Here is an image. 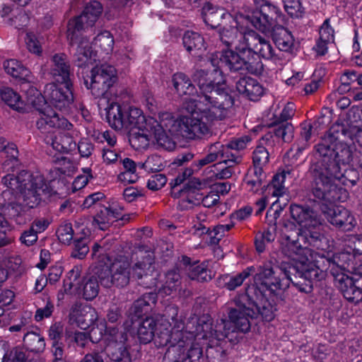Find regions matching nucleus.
<instances>
[{"instance_id":"nucleus-63","label":"nucleus","mask_w":362,"mask_h":362,"mask_svg":"<svg viewBox=\"0 0 362 362\" xmlns=\"http://www.w3.org/2000/svg\"><path fill=\"white\" fill-rule=\"evenodd\" d=\"M57 236L60 242L68 244L73 239V229L71 223H64L57 230Z\"/></svg>"},{"instance_id":"nucleus-46","label":"nucleus","mask_w":362,"mask_h":362,"mask_svg":"<svg viewBox=\"0 0 362 362\" xmlns=\"http://www.w3.org/2000/svg\"><path fill=\"white\" fill-rule=\"evenodd\" d=\"M4 151L6 153L8 159L3 163L2 168L5 172L13 171L15 166L18 163V150L17 146L15 144L10 143L6 145V148Z\"/></svg>"},{"instance_id":"nucleus-33","label":"nucleus","mask_w":362,"mask_h":362,"mask_svg":"<svg viewBox=\"0 0 362 362\" xmlns=\"http://www.w3.org/2000/svg\"><path fill=\"white\" fill-rule=\"evenodd\" d=\"M274 40L278 48L284 52L291 51L294 45L293 36L284 28H279L275 31Z\"/></svg>"},{"instance_id":"nucleus-47","label":"nucleus","mask_w":362,"mask_h":362,"mask_svg":"<svg viewBox=\"0 0 362 362\" xmlns=\"http://www.w3.org/2000/svg\"><path fill=\"white\" fill-rule=\"evenodd\" d=\"M251 24L262 33L269 31L275 24L259 11L255 12L250 18L245 17Z\"/></svg>"},{"instance_id":"nucleus-32","label":"nucleus","mask_w":362,"mask_h":362,"mask_svg":"<svg viewBox=\"0 0 362 362\" xmlns=\"http://www.w3.org/2000/svg\"><path fill=\"white\" fill-rule=\"evenodd\" d=\"M152 139V130L150 128L133 131L129 135V143L136 150L146 148Z\"/></svg>"},{"instance_id":"nucleus-3","label":"nucleus","mask_w":362,"mask_h":362,"mask_svg":"<svg viewBox=\"0 0 362 362\" xmlns=\"http://www.w3.org/2000/svg\"><path fill=\"white\" fill-rule=\"evenodd\" d=\"M213 77L205 76L203 71H196L193 79L200 89L197 98H190L183 104L191 116L168 120L165 127L173 133L187 139H201L210 133L209 123L224 119L228 110L233 105V98L221 88L214 89L211 82L219 83L223 81L219 73Z\"/></svg>"},{"instance_id":"nucleus-9","label":"nucleus","mask_w":362,"mask_h":362,"mask_svg":"<svg viewBox=\"0 0 362 362\" xmlns=\"http://www.w3.org/2000/svg\"><path fill=\"white\" fill-rule=\"evenodd\" d=\"M295 252L296 257H293L295 262L293 269L300 271V279L303 281L293 282L289 276L291 281L293 283L300 292L309 293L313 291V282L314 281H320L325 277V274L316 262H313L308 258L309 255L311 259L313 258V250H293ZM283 270H286L288 276H290V271L287 270L286 267H279Z\"/></svg>"},{"instance_id":"nucleus-50","label":"nucleus","mask_w":362,"mask_h":362,"mask_svg":"<svg viewBox=\"0 0 362 362\" xmlns=\"http://www.w3.org/2000/svg\"><path fill=\"white\" fill-rule=\"evenodd\" d=\"M94 45L99 47L105 53L110 54L113 49V37L109 31H103L94 39Z\"/></svg>"},{"instance_id":"nucleus-62","label":"nucleus","mask_w":362,"mask_h":362,"mask_svg":"<svg viewBox=\"0 0 362 362\" xmlns=\"http://www.w3.org/2000/svg\"><path fill=\"white\" fill-rule=\"evenodd\" d=\"M167 182V178L164 174L158 173L150 177L147 182L149 189L156 191L161 189Z\"/></svg>"},{"instance_id":"nucleus-11","label":"nucleus","mask_w":362,"mask_h":362,"mask_svg":"<svg viewBox=\"0 0 362 362\" xmlns=\"http://www.w3.org/2000/svg\"><path fill=\"white\" fill-rule=\"evenodd\" d=\"M244 54L238 51L235 52L232 49H227L221 52H215L211 54L209 63L213 67L211 70H197V71H203L206 77L216 76V73H219L222 76L223 81L219 83L211 82V86L216 89L218 87L221 88L223 91H228L224 87L225 78L223 75L222 68L226 67L230 71H242L243 66L245 64L243 62Z\"/></svg>"},{"instance_id":"nucleus-30","label":"nucleus","mask_w":362,"mask_h":362,"mask_svg":"<svg viewBox=\"0 0 362 362\" xmlns=\"http://www.w3.org/2000/svg\"><path fill=\"white\" fill-rule=\"evenodd\" d=\"M251 141V138L250 136L245 135L240 136L239 138H236L232 141H230L228 144L223 145V147L227 148V156L226 158L228 160L232 163H238L241 160L240 156L238 154L237 152H232L233 150H235L237 151H240L246 148L247 145Z\"/></svg>"},{"instance_id":"nucleus-42","label":"nucleus","mask_w":362,"mask_h":362,"mask_svg":"<svg viewBox=\"0 0 362 362\" xmlns=\"http://www.w3.org/2000/svg\"><path fill=\"white\" fill-rule=\"evenodd\" d=\"M264 177L262 168L254 166L246 175L245 182L250 191L256 192L262 187Z\"/></svg>"},{"instance_id":"nucleus-37","label":"nucleus","mask_w":362,"mask_h":362,"mask_svg":"<svg viewBox=\"0 0 362 362\" xmlns=\"http://www.w3.org/2000/svg\"><path fill=\"white\" fill-rule=\"evenodd\" d=\"M272 137V136L270 134L263 136L260 144L253 151L252 160L254 166L263 168L269 162V151L267 147L263 146V144L268 141Z\"/></svg>"},{"instance_id":"nucleus-12","label":"nucleus","mask_w":362,"mask_h":362,"mask_svg":"<svg viewBox=\"0 0 362 362\" xmlns=\"http://www.w3.org/2000/svg\"><path fill=\"white\" fill-rule=\"evenodd\" d=\"M252 30L248 27V20L243 16L234 18L219 28L218 36L223 45L233 47L237 51L245 50Z\"/></svg>"},{"instance_id":"nucleus-31","label":"nucleus","mask_w":362,"mask_h":362,"mask_svg":"<svg viewBox=\"0 0 362 362\" xmlns=\"http://www.w3.org/2000/svg\"><path fill=\"white\" fill-rule=\"evenodd\" d=\"M240 52L245 55L243 59L245 64L242 71H245L254 75H261L263 73L264 65L258 55L250 49Z\"/></svg>"},{"instance_id":"nucleus-49","label":"nucleus","mask_w":362,"mask_h":362,"mask_svg":"<svg viewBox=\"0 0 362 362\" xmlns=\"http://www.w3.org/2000/svg\"><path fill=\"white\" fill-rule=\"evenodd\" d=\"M228 158H221L218 163L213 165L217 171L214 173L216 179H228L233 174L234 171L233 167L236 163L230 164Z\"/></svg>"},{"instance_id":"nucleus-58","label":"nucleus","mask_w":362,"mask_h":362,"mask_svg":"<svg viewBox=\"0 0 362 362\" xmlns=\"http://www.w3.org/2000/svg\"><path fill=\"white\" fill-rule=\"evenodd\" d=\"M25 45L28 51L37 55H40L42 49L36 35L31 32L27 33L25 38Z\"/></svg>"},{"instance_id":"nucleus-20","label":"nucleus","mask_w":362,"mask_h":362,"mask_svg":"<svg viewBox=\"0 0 362 362\" xmlns=\"http://www.w3.org/2000/svg\"><path fill=\"white\" fill-rule=\"evenodd\" d=\"M334 279L347 300L358 303L362 300V291L357 286L358 281L357 279L349 274H340L337 275Z\"/></svg>"},{"instance_id":"nucleus-56","label":"nucleus","mask_w":362,"mask_h":362,"mask_svg":"<svg viewBox=\"0 0 362 362\" xmlns=\"http://www.w3.org/2000/svg\"><path fill=\"white\" fill-rule=\"evenodd\" d=\"M312 134V126L310 124H304L302 125L300 132V138L297 143V151L301 153L309 145V141Z\"/></svg>"},{"instance_id":"nucleus-10","label":"nucleus","mask_w":362,"mask_h":362,"mask_svg":"<svg viewBox=\"0 0 362 362\" xmlns=\"http://www.w3.org/2000/svg\"><path fill=\"white\" fill-rule=\"evenodd\" d=\"M90 339L93 342L103 340L106 344L105 351L114 362H131L129 354L124 346V337L122 333L115 328L107 327L106 322H100L91 328Z\"/></svg>"},{"instance_id":"nucleus-23","label":"nucleus","mask_w":362,"mask_h":362,"mask_svg":"<svg viewBox=\"0 0 362 362\" xmlns=\"http://www.w3.org/2000/svg\"><path fill=\"white\" fill-rule=\"evenodd\" d=\"M170 118H173L169 113H164L160 117V122L157 121V125L150 126V129L152 130V139H155L156 143L160 147L166 150H172L175 147V143L173 140L167 135L166 131L173 134L165 125V123L168 122Z\"/></svg>"},{"instance_id":"nucleus-27","label":"nucleus","mask_w":362,"mask_h":362,"mask_svg":"<svg viewBox=\"0 0 362 362\" xmlns=\"http://www.w3.org/2000/svg\"><path fill=\"white\" fill-rule=\"evenodd\" d=\"M173 83L174 88L180 95H186L183 104L186 100L190 98H197V96L200 94L197 93L194 86L192 83L190 79L183 73H177L173 75Z\"/></svg>"},{"instance_id":"nucleus-26","label":"nucleus","mask_w":362,"mask_h":362,"mask_svg":"<svg viewBox=\"0 0 362 362\" xmlns=\"http://www.w3.org/2000/svg\"><path fill=\"white\" fill-rule=\"evenodd\" d=\"M236 89L239 93L254 101L257 100L263 94L262 86L257 80L250 77L240 78L236 83Z\"/></svg>"},{"instance_id":"nucleus-18","label":"nucleus","mask_w":362,"mask_h":362,"mask_svg":"<svg viewBox=\"0 0 362 362\" xmlns=\"http://www.w3.org/2000/svg\"><path fill=\"white\" fill-rule=\"evenodd\" d=\"M69 41L71 45H77L76 52L74 54V62L76 66L85 68L97 61L98 51L92 49L89 40L83 33H78L77 40L73 42Z\"/></svg>"},{"instance_id":"nucleus-25","label":"nucleus","mask_w":362,"mask_h":362,"mask_svg":"<svg viewBox=\"0 0 362 362\" xmlns=\"http://www.w3.org/2000/svg\"><path fill=\"white\" fill-rule=\"evenodd\" d=\"M334 29L329 23V19H326L320 26L319 39L317 40L313 49L317 55L323 56L327 53L328 46L334 41Z\"/></svg>"},{"instance_id":"nucleus-53","label":"nucleus","mask_w":362,"mask_h":362,"mask_svg":"<svg viewBox=\"0 0 362 362\" xmlns=\"http://www.w3.org/2000/svg\"><path fill=\"white\" fill-rule=\"evenodd\" d=\"M279 125L274 129V135L281 138L284 142H290L293 138L294 128L289 122H279Z\"/></svg>"},{"instance_id":"nucleus-43","label":"nucleus","mask_w":362,"mask_h":362,"mask_svg":"<svg viewBox=\"0 0 362 362\" xmlns=\"http://www.w3.org/2000/svg\"><path fill=\"white\" fill-rule=\"evenodd\" d=\"M255 5L259 8V12L270 21L276 23L281 16L280 8L268 0H254Z\"/></svg>"},{"instance_id":"nucleus-64","label":"nucleus","mask_w":362,"mask_h":362,"mask_svg":"<svg viewBox=\"0 0 362 362\" xmlns=\"http://www.w3.org/2000/svg\"><path fill=\"white\" fill-rule=\"evenodd\" d=\"M84 175H78L72 183L73 190L77 191L84 187L88 182V178H92L91 169L89 168L83 169Z\"/></svg>"},{"instance_id":"nucleus-4","label":"nucleus","mask_w":362,"mask_h":362,"mask_svg":"<svg viewBox=\"0 0 362 362\" xmlns=\"http://www.w3.org/2000/svg\"><path fill=\"white\" fill-rule=\"evenodd\" d=\"M168 313L174 324L173 328L170 329L171 323L164 316H159L156 320L147 317L138 327L137 334L139 340L146 344L153 338L155 344L159 347L169 344L163 362H197L202 351L193 341L203 339L204 344L207 345L209 339L198 337L197 326L194 331L185 330L183 322L176 318V307L168 308Z\"/></svg>"},{"instance_id":"nucleus-8","label":"nucleus","mask_w":362,"mask_h":362,"mask_svg":"<svg viewBox=\"0 0 362 362\" xmlns=\"http://www.w3.org/2000/svg\"><path fill=\"white\" fill-rule=\"evenodd\" d=\"M290 212L292 218L299 225V232L286 236L288 243L296 249H308L313 246L319 249V242L323 236L321 233L322 222L317 212L307 206L291 204Z\"/></svg>"},{"instance_id":"nucleus-61","label":"nucleus","mask_w":362,"mask_h":362,"mask_svg":"<svg viewBox=\"0 0 362 362\" xmlns=\"http://www.w3.org/2000/svg\"><path fill=\"white\" fill-rule=\"evenodd\" d=\"M105 194L100 192L90 194L84 199L82 206L84 209H89L94 206H98L99 209L100 206H103L101 202L105 199Z\"/></svg>"},{"instance_id":"nucleus-28","label":"nucleus","mask_w":362,"mask_h":362,"mask_svg":"<svg viewBox=\"0 0 362 362\" xmlns=\"http://www.w3.org/2000/svg\"><path fill=\"white\" fill-rule=\"evenodd\" d=\"M182 261L186 266H188V276L191 279L198 281H208L211 279V272L208 268L209 262L190 264V259L187 257H183Z\"/></svg>"},{"instance_id":"nucleus-7","label":"nucleus","mask_w":362,"mask_h":362,"mask_svg":"<svg viewBox=\"0 0 362 362\" xmlns=\"http://www.w3.org/2000/svg\"><path fill=\"white\" fill-rule=\"evenodd\" d=\"M99 250H94L93 256L98 255ZM101 259L95 267L94 274L98 276L100 283L105 287H110L115 284L117 286H124L129 281L130 276L138 279L148 277V273L153 272L152 267L153 260L151 257L147 258L146 261L139 262L132 269V273L129 268V262L125 257H119L112 262L111 259L105 255H98Z\"/></svg>"},{"instance_id":"nucleus-17","label":"nucleus","mask_w":362,"mask_h":362,"mask_svg":"<svg viewBox=\"0 0 362 362\" xmlns=\"http://www.w3.org/2000/svg\"><path fill=\"white\" fill-rule=\"evenodd\" d=\"M98 320V315L96 310L87 304L76 303L74 305L69 313V322L76 325L82 329H86L88 327H96L100 322L95 323ZM105 322V320H101Z\"/></svg>"},{"instance_id":"nucleus-45","label":"nucleus","mask_w":362,"mask_h":362,"mask_svg":"<svg viewBox=\"0 0 362 362\" xmlns=\"http://www.w3.org/2000/svg\"><path fill=\"white\" fill-rule=\"evenodd\" d=\"M1 99L10 107L16 110L23 108V101L21 96L12 88L8 87H2L0 89Z\"/></svg>"},{"instance_id":"nucleus-36","label":"nucleus","mask_w":362,"mask_h":362,"mask_svg":"<svg viewBox=\"0 0 362 362\" xmlns=\"http://www.w3.org/2000/svg\"><path fill=\"white\" fill-rule=\"evenodd\" d=\"M180 276L176 270L168 272L165 274V284L158 291V296L164 298L174 293L180 285Z\"/></svg>"},{"instance_id":"nucleus-40","label":"nucleus","mask_w":362,"mask_h":362,"mask_svg":"<svg viewBox=\"0 0 362 362\" xmlns=\"http://www.w3.org/2000/svg\"><path fill=\"white\" fill-rule=\"evenodd\" d=\"M202 186V183L199 179L190 177L189 180L185 184L183 187L177 190V193H180V197L187 194L186 197H182L180 201V204L182 208H187V204H192L194 202L191 200L189 197L191 193L194 192V189H199Z\"/></svg>"},{"instance_id":"nucleus-21","label":"nucleus","mask_w":362,"mask_h":362,"mask_svg":"<svg viewBox=\"0 0 362 362\" xmlns=\"http://www.w3.org/2000/svg\"><path fill=\"white\" fill-rule=\"evenodd\" d=\"M121 208L117 202L103 204L98 209L94 217V221L98 225L101 230H105L114 221L117 220L122 215Z\"/></svg>"},{"instance_id":"nucleus-13","label":"nucleus","mask_w":362,"mask_h":362,"mask_svg":"<svg viewBox=\"0 0 362 362\" xmlns=\"http://www.w3.org/2000/svg\"><path fill=\"white\" fill-rule=\"evenodd\" d=\"M103 7L99 1L88 3L82 13L71 19L67 25V39L73 42L77 40L78 33H83L89 30L93 33V26L102 13Z\"/></svg>"},{"instance_id":"nucleus-52","label":"nucleus","mask_w":362,"mask_h":362,"mask_svg":"<svg viewBox=\"0 0 362 362\" xmlns=\"http://www.w3.org/2000/svg\"><path fill=\"white\" fill-rule=\"evenodd\" d=\"M255 272L254 267H249L243 270L241 273L230 276L229 280L226 283V286L229 290H234L237 287L241 286L243 281Z\"/></svg>"},{"instance_id":"nucleus-38","label":"nucleus","mask_w":362,"mask_h":362,"mask_svg":"<svg viewBox=\"0 0 362 362\" xmlns=\"http://www.w3.org/2000/svg\"><path fill=\"white\" fill-rule=\"evenodd\" d=\"M182 45L188 52L204 48V40L198 33L187 30L182 36Z\"/></svg>"},{"instance_id":"nucleus-1","label":"nucleus","mask_w":362,"mask_h":362,"mask_svg":"<svg viewBox=\"0 0 362 362\" xmlns=\"http://www.w3.org/2000/svg\"><path fill=\"white\" fill-rule=\"evenodd\" d=\"M343 138L361 143L362 129L356 125L335 123L315 146L322 159L310 167L312 193L320 203V208L327 221L344 230H351L356 224L354 216L345 208L334 204L348 197L344 180L346 165L352 160V152Z\"/></svg>"},{"instance_id":"nucleus-24","label":"nucleus","mask_w":362,"mask_h":362,"mask_svg":"<svg viewBox=\"0 0 362 362\" xmlns=\"http://www.w3.org/2000/svg\"><path fill=\"white\" fill-rule=\"evenodd\" d=\"M50 74L57 83L71 82L70 64L64 54H55L51 59Z\"/></svg>"},{"instance_id":"nucleus-60","label":"nucleus","mask_w":362,"mask_h":362,"mask_svg":"<svg viewBox=\"0 0 362 362\" xmlns=\"http://www.w3.org/2000/svg\"><path fill=\"white\" fill-rule=\"evenodd\" d=\"M274 240V233L269 230L257 233L255 240L256 249H263L268 247V244Z\"/></svg>"},{"instance_id":"nucleus-54","label":"nucleus","mask_w":362,"mask_h":362,"mask_svg":"<svg viewBox=\"0 0 362 362\" xmlns=\"http://www.w3.org/2000/svg\"><path fill=\"white\" fill-rule=\"evenodd\" d=\"M193 174V170L191 168H186L182 173H179L177 176L170 182L172 186V196L175 198H179L180 193H177L178 187L183 184L185 182H187L190 177Z\"/></svg>"},{"instance_id":"nucleus-35","label":"nucleus","mask_w":362,"mask_h":362,"mask_svg":"<svg viewBox=\"0 0 362 362\" xmlns=\"http://www.w3.org/2000/svg\"><path fill=\"white\" fill-rule=\"evenodd\" d=\"M4 67L6 73L14 78L24 81L30 79V71L16 59L6 61L4 63Z\"/></svg>"},{"instance_id":"nucleus-59","label":"nucleus","mask_w":362,"mask_h":362,"mask_svg":"<svg viewBox=\"0 0 362 362\" xmlns=\"http://www.w3.org/2000/svg\"><path fill=\"white\" fill-rule=\"evenodd\" d=\"M286 11L291 17L298 18L303 13V7L299 0H283Z\"/></svg>"},{"instance_id":"nucleus-55","label":"nucleus","mask_w":362,"mask_h":362,"mask_svg":"<svg viewBox=\"0 0 362 362\" xmlns=\"http://www.w3.org/2000/svg\"><path fill=\"white\" fill-rule=\"evenodd\" d=\"M358 75L352 70L345 71L340 77L341 85L338 90L341 93H345L349 90L351 83L358 81Z\"/></svg>"},{"instance_id":"nucleus-34","label":"nucleus","mask_w":362,"mask_h":362,"mask_svg":"<svg viewBox=\"0 0 362 362\" xmlns=\"http://www.w3.org/2000/svg\"><path fill=\"white\" fill-rule=\"evenodd\" d=\"M51 145L54 150L60 153H69L76 147V144L74 141L72 136L63 133H58L55 135L52 139Z\"/></svg>"},{"instance_id":"nucleus-39","label":"nucleus","mask_w":362,"mask_h":362,"mask_svg":"<svg viewBox=\"0 0 362 362\" xmlns=\"http://www.w3.org/2000/svg\"><path fill=\"white\" fill-rule=\"evenodd\" d=\"M156 294L153 293L144 294L134 303L132 307L134 314L137 317L141 316L143 313L147 312L156 303Z\"/></svg>"},{"instance_id":"nucleus-44","label":"nucleus","mask_w":362,"mask_h":362,"mask_svg":"<svg viewBox=\"0 0 362 362\" xmlns=\"http://www.w3.org/2000/svg\"><path fill=\"white\" fill-rule=\"evenodd\" d=\"M289 171L282 170L277 173L272 179V183L269 185V192L272 194L274 197H279L286 193V188L284 182L287 175H289Z\"/></svg>"},{"instance_id":"nucleus-48","label":"nucleus","mask_w":362,"mask_h":362,"mask_svg":"<svg viewBox=\"0 0 362 362\" xmlns=\"http://www.w3.org/2000/svg\"><path fill=\"white\" fill-rule=\"evenodd\" d=\"M99 285L95 276L86 277L83 281L82 294L86 300H92L98 294Z\"/></svg>"},{"instance_id":"nucleus-15","label":"nucleus","mask_w":362,"mask_h":362,"mask_svg":"<svg viewBox=\"0 0 362 362\" xmlns=\"http://www.w3.org/2000/svg\"><path fill=\"white\" fill-rule=\"evenodd\" d=\"M326 252V255H322L320 258H325L328 263V269L334 278L337 275L348 274L346 272L356 274L358 267L354 262L356 257L354 250L352 252L339 250L337 252H334V250H327Z\"/></svg>"},{"instance_id":"nucleus-6","label":"nucleus","mask_w":362,"mask_h":362,"mask_svg":"<svg viewBox=\"0 0 362 362\" xmlns=\"http://www.w3.org/2000/svg\"><path fill=\"white\" fill-rule=\"evenodd\" d=\"M47 83L42 95L37 89H29L26 103L38 111L36 127L42 134L50 132L53 129L70 131L74 125L64 116L57 113L45 102L56 109L67 112L74 102L72 83Z\"/></svg>"},{"instance_id":"nucleus-57","label":"nucleus","mask_w":362,"mask_h":362,"mask_svg":"<svg viewBox=\"0 0 362 362\" xmlns=\"http://www.w3.org/2000/svg\"><path fill=\"white\" fill-rule=\"evenodd\" d=\"M139 166L144 168L146 170L151 172L160 171L163 168L162 159L157 155L149 156L144 163H139Z\"/></svg>"},{"instance_id":"nucleus-16","label":"nucleus","mask_w":362,"mask_h":362,"mask_svg":"<svg viewBox=\"0 0 362 362\" xmlns=\"http://www.w3.org/2000/svg\"><path fill=\"white\" fill-rule=\"evenodd\" d=\"M127 122H122L119 120L115 122L114 119V125L116 130H124L133 132L137 129H144V128H149L150 126L157 125V120L152 117H146L142 110L137 107H130L127 109Z\"/></svg>"},{"instance_id":"nucleus-19","label":"nucleus","mask_w":362,"mask_h":362,"mask_svg":"<svg viewBox=\"0 0 362 362\" xmlns=\"http://www.w3.org/2000/svg\"><path fill=\"white\" fill-rule=\"evenodd\" d=\"M202 16L204 23L212 28H221L227 21L233 20V16L224 8L217 7L209 2H206L202 8Z\"/></svg>"},{"instance_id":"nucleus-29","label":"nucleus","mask_w":362,"mask_h":362,"mask_svg":"<svg viewBox=\"0 0 362 362\" xmlns=\"http://www.w3.org/2000/svg\"><path fill=\"white\" fill-rule=\"evenodd\" d=\"M227 148L223 147L220 142H216L209 146L208 153L202 158L194 162L193 165L202 168L206 165L214 163L221 158L227 157Z\"/></svg>"},{"instance_id":"nucleus-2","label":"nucleus","mask_w":362,"mask_h":362,"mask_svg":"<svg viewBox=\"0 0 362 362\" xmlns=\"http://www.w3.org/2000/svg\"><path fill=\"white\" fill-rule=\"evenodd\" d=\"M290 281L288 272L279 266L266 264L259 267L254 277V284L246 290L247 297L252 299V302L249 303L247 307L238 304L235 308L230 311L229 320H221L214 326L209 317L199 318L197 328L198 337L209 339L207 346L214 347L219 345L226 338L233 341L234 337L230 334L236 331L248 332L251 326L250 318H257L261 315L265 321L272 320L274 317V307L267 302L266 292L272 293L287 288Z\"/></svg>"},{"instance_id":"nucleus-22","label":"nucleus","mask_w":362,"mask_h":362,"mask_svg":"<svg viewBox=\"0 0 362 362\" xmlns=\"http://www.w3.org/2000/svg\"><path fill=\"white\" fill-rule=\"evenodd\" d=\"M250 49L259 57L266 59H276L274 49L270 42L252 30L245 50Z\"/></svg>"},{"instance_id":"nucleus-5","label":"nucleus","mask_w":362,"mask_h":362,"mask_svg":"<svg viewBox=\"0 0 362 362\" xmlns=\"http://www.w3.org/2000/svg\"><path fill=\"white\" fill-rule=\"evenodd\" d=\"M6 189L0 197V233L5 234L9 230L6 216L18 218L23 210V206L33 208L41 200V196L47 190L44 177L21 171L17 175L7 174L1 179Z\"/></svg>"},{"instance_id":"nucleus-51","label":"nucleus","mask_w":362,"mask_h":362,"mask_svg":"<svg viewBox=\"0 0 362 362\" xmlns=\"http://www.w3.org/2000/svg\"><path fill=\"white\" fill-rule=\"evenodd\" d=\"M23 341L28 346V349L33 351H40L45 346L43 338L35 332H28L25 334Z\"/></svg>"},{"instance_id":"nucleus-14","label":"nucleus","mask_w":362,"mask_h":362,"mask_svg":"<svg viewBox=\"0 0 362 362\" xmlns=\"http://www.w3.org/2000/svg\"><path fill=\"white\" fill-rule=\"evenodd\" d=\"M117 71L114 66L103 64L91 69L90 83L85 81L87 88L96 97L105 96L117 81Z\"/></svg>"},{"instance_id":"nucleus-41","label":"nucleus","mask_w":362,"mask_h":362,"mask_svg":"<svg viewBox=\"0 0 362 362\" xmlns=\"http://www.w3.org/2000/svg\"><path fill=\"white\" fill-rule=\"evenodd\" d=\"M127 109L122 107L118 103H112L106 109V117L110 126L116 130V127L114 125V119L115 122L119 120L123 123L127 122Z\"/></svg>"}]
</instances>
